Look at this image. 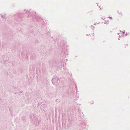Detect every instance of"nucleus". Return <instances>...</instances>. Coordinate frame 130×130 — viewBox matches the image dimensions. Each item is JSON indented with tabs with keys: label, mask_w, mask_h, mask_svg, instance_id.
<instances>
[{
	"label": "nucleus",
	"mask_w": 130,
	"mask_h": 130,
	"mask_svg": "<svg viewBox=\"0 0 130 130\" xmlns=\"http://www.w3.org/2000/svg\"><path fill=\"white\" fill-rule=\"evenodd\" d=\"M58 81V79L57 77H55L53 78L52 80V83L54 84H56L57 83Z\"/></svg>",
	"instance_id": "f257e3e1"
},
{
	"label": "nucleus",
	"mask_w": 130,
	"mask_h": 130,
	"mask_svg": "<svg viewBox=\"0 0 130 130\" xmlns=\"http://www.w3.org/2000/svg\"><path fill=\"white\" fill-rule=\"evenodd\" d=\"M5 15H3V16H2V17H5Z\"/></svg>",
	"instance_id": "f03ea898"
},
{
	"label": "nucleus",
	"mask_w": 130,
	"mask_h": 130,
	"mask_svg": "<svg viewBox=\"0 0 130 130\" xmlns=\"http://www.w3.org/2000/svg\"><path fill=\"white\" fill-rule=\"evenodd\" d=\"M109 18H110L111 19H112V18H111V17H109Z\"/></svg>",
	"instance_id": "7ed1b4c3"
},
{
	"label": "nucleus",
	"mask_w": 130,
	"mask_h": 130,
	"mask_svg": "<svg viewBox=\"0 0 130 130\" xmlns=\"http://www.w3.org/2000/svg\"><path fill=\"white\" fill-rule=\"evenodd\" d=\"M125 33V32H123V34H124V33Z\"/></svg>",
	"instance_id": "20e7f679"
}]
</instances>
